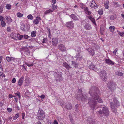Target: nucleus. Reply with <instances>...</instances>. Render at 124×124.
<instances>
[{
  "label": "nucleus",
  "mask_w": 124,
  "mask_h": 124,
  "mask_svg": "<svg viewBox=\"0 0 124 124\" xmlns=\"http://www.w3.org/2000/svg\"><path fill=\"white\" fill-rule=\"evenodd\" d=\"M99 92L98 89L95 86H92L89 89V94L91 97L88 99V103L93 109H95L97 102L100 103L102 101L101 99L99 97L98 93Z\"/></svg>",
  "instance_id": "obj_1"
},
{
  "label": "nucleus",
  "mask_w": 124,
  "mask_h": 124,
  "mask_svg": "<svg viewBox=\"0 0 124 124\" xmlns=\"http://www.w3.org/2000/svg\"><path fill=\"white\" fill-rule=\"evenodd\" d=\"M101 109L98 112L100 114H103L106 116H108L109 115V111L108 108L106 106H101Z\"/></svg>",
  "instance_id": "obj_2"
},
{
  "label": "nucleus",
  "mask_w": 124,
  "mask_h": 124,
  "mask_svg": "<svg viewBox=\"0 0 124 124\" xmlns=\"http://www.w3.org/2000/svg\"><path fill=\"white\" fill-rule=\"evenodd\" d=\"M113 100L114 103L111 102L110 104L112 110L114 111V109L118 107L119 106V102L116 98H114Z\"/></svg>",
  "instance_id": "obj_3"
},
{
  "label": "nucleus",
  "mask_w": 124,
  "mask_h": 124,
  "mask_svg": "<svg viewBox=\"0 0 124 124\" xmlns=\"http://www.w3.org/2000/svg\"><path fill=\"white\" fill-rule=\"evenodd\" d=\"M99 74L100 78L103 81H105L107 80V75L105 71L102 70L100 73Z\"/></svg>",
  "instance_id": "obj_4"
},
{
  "label": "nucleus",
  "mask_w": 124,
  "mask_h": 124,
  "mask_svg": "<svg viewBox=\"0 0 124 124\" xmlns=\"http://www.w3.org/2000/svg\"><path fill=\"white\" fill-rule=\"evenodd\" d=\"M37 116V117L40 120H42L45 117L44 112L42 110L40 109L38 111Z\"/></svg>",
  "instance_id": "obj_5"
},
{
  "label": "nucleus",
  "mask_w": 124,
  "mask_h": 124,
  "mask_svg": "<svg viewBox=\"0 0 124 124\" xmlns=\"http://www.w3.org/2000/svg\"><path fill=\"white\" fill-rule=\"evenodd\" d=\"M107 86L112 91H113L116 88L115 84L113 82H109L107 84Z\"/></svg>",
  "instance_id": "obj_6"
},
{
  "label": "nucleus",
  "mask_w": 124,
  "mask_h": 124,
  "mask_svg": "<svg viewBox=\"0 0 124 124\" xmlns=\"http://www.w3.org/2000/svg\"><path fill=\"white\" fill-rule=\"evenodd\" d=\"M54 75L55 77V79L57 81H59L62 79L61 72H58L57 73L54 72Z\"/></svg>",
  "instance_id": "obj_7"
},
{
  "label": "nucleus",
  "mask_w": 124,
  "mask_h": 124,
  "mask_svg": "<svg viewBox=\"0 0 124 124\" xmlns=\"http://www.w3.org/2000/svg\"><path fill=\"white\" fill-rule=\"evenodd\" d=\"M18 35H19V34H16L15 33L13 34V36L12 37V39L16 40H17V39L19 40L23 38V35H21L18 36Z\"/></svg>",
  "instance_id": "obj_8"
},
{
  "label": "nucleus",
  "mask_w": 124,
  "mask_h": 124,
  "mask_svg": "<svg viewBox=\"0 0 124 124\" xmlns=\"http://www.w3.org/2000/svg\"><path fill=\"white\" fill-rule=\"evenodd\" d=\"M86 50L88 51L89 53V54L93 56L95 54L94 50L93 49H92V48L89 47L87 48Z\"/></svg>",
  "instance_id": "obj_9"
},
{
  "label": "nucleus",
  "mask_w": 124,
  "mask_h": 124,
  "mask_svg": "<svg viewBox=\"0 0 124 124\" xmlns=\"http://www.w3.org/2000/svg\"><path fill=\"white\" fill-rule=\"evenodd\" d=\"M58 42V39L57 38L52 39V44L54 46H56Z\"/></svg>",
  "instance_id": "obj_10"
},
{
  "label": "nucleus",
  "mask_w": 124,
  "mask_h": 124,
  "mask_svg": "<svg viewBox=\"0 0 124 124\" xmlns=\"http://www.w3.org/2000/svg\"><path fill=\"white\" fill-rule=\"evenodd\" d=\"M75 58L76 59V61H72L71 62H75V61L77 62L80 61L81 60V57L80 55V54L79 53L77 54Z\"/></svg>",
  "instance_id": "obj_11"
},
{
  "label": "nucleus",
  "mask_w": 124,
  "mask_h": 124,
  "mask_svg": "<svg viewBox=\"0 0 124 124\" xmlns=\"http://www.w3.org/2000/svg\"><path fill=\"white\" fill-rule=\"evenodd\" d=\"M90 6L91 7L93 8H97L98 7L97 6L95 2L93 0L91 1L90 3Z\"/></svg>",
  "instance_id": "obj_12"
},
{
  "label": "nucleus",
  "mask_w": 124,
  "mask_h": 124,
  "mask_svg": "<svg viewBox=\"0 0 124 124\" xmlns=\"http://www.w3.org/2000/svg\"><path fill=\"white\" fill-rule=\"evenodd\" d=\"M58 49L62 51H64L66 50V48L64 45L60 44L58 46Z\"/></svg>",
  "instance_id": "obj_13"
},
{
  "label": "nucleus",
  "mask_w": 124,
  "mask_h": 124,
  "mask_svg": "<svg viewBox=\"0 0 124 124\" xmlns=\"http://www.w3.org/2000/svg\"><path fill=\"white\" fill-rule=\"evenodd\" d=\"M85 29L86 30H89L91 29L92 27L90 24L89 23H86L84 26Z\"/></svg>",
  "instance_id": "obj_14"
},
{
  "label": "nucleus",
  "mask_w": 124,
  "mask_h": 124,
  "mask_svg": "<svg viewBox=\"0 0 124 124\" xmlns=\"http://www.w3.org/2000/svg\"><path fill=\"white\" fill-rule=\"evenodd\" d=\"M21 29L23 31H27L29 30L28 27L24 24H22L21 25Z\"/></svg>",
  "instance_id": "obj_15"
},
{
  "label": "nucleus",
  "mask_w": 124,
  "mask_h": 124,
  "mask_svg": "<svg viewBox=\"0 0 124 124\" xmlns=\"http://www.w3.org/2000/svg\"><path fill=\"white\" fill-rule=\"evenodd\" d=\"M79 95H78L76 97V98L79 100L81 99L83 101H85V100H87V97L86 95H85V96L84 95V96L83 95V97H81L79 98Z\"/></svg>",
  "instance_id": "obj_16"
},
{
  "label": "nucleus",
  "mask_w": 124,
  "mask_h": 124,
  "mask_svg": "<svg viewBox=\"0 0 124 124\" xmlns=\"http://www.w3.org/2000/svg\"><path fill=\"white\" fill-rule=\"evenodd\" d=\"M6 59L7 61L8 62L13 61L15 62L16 61V59H15L14 58L12 57H6Z\"/></svg>",
  "instance_id": "obj_17"
},
{
  "label": "nucleus",
  "mask_w": 124,
  "mask_h": 124,
  "mask_svg": "<svg viewBox=\"0 0 124 124\" xmlns=\"http://www.w3.org/2000/svg\"><path fill=\"white\" fill-rule=\"evenodd\" d=\"M66 25L68 27L71 28H73L74 27V23L71 21L67 22L66 23Z\"/></svg>",
  "instance_id": "obj_18"
},
{
  "label": "nucleus",
  "mask_w": 124,
  "mask_h": 124,
  "mask_svg": "<svg viewBox=\"0 0 124 124\" xmlns=\"http://www.w3.org/2000/svg\"><path fill=\"white\" fill-rule=\"evenodd\" d=\"M24 77H22L19 79L18 83V85L20 86L23 83Z\"/></svg>",
  "instance_id": "obj_19"
},
{
  "label": "nucleus",
  "mask_w": 124,
  "mask_h": 124,
  "mask_svg": "<svg viewBox=\"0 0 124 124\" xmlns=\"http://www.w3.org/2000/svg\"><path fill=\"white\" fill-rule=\"evenodd\" d=\"M86 17L92 21L93 24L95 25H96L95 20L92 17V16H87Z\"/></svg>",
  "instance_id": "obj_20"
},
{
  "label": "nucleus",
  "mask_w": 124,
  "mask_h": 124,
  "mask_svg": "<svg viewBox=\"0 0 124 124\" xmlns=\"http://www.w3.org/2000/svg\"><path fill=\"white\" fill-rule=\"evenodd\" d=\"M70 17L72 18L73 20H78V18L74 14H72L70 16Z\"/></svg>",
  "instance_id": "obj_21"
},
{
  "label": "nucleus",
  "mask_w": 124,
  "mask_h": 124,
  "mask_svg": "<svg viewBox=\"0 0 124 124\" xmlns=\"http://www.w3.org/2000/svg\"><path fill=\"white\" fill-rule=\"evenodd\" d=\"M85 13L87 15H90L91 14L90 11L89 10V9L87 7H86L84 9Z\"/></svg>",
  "instance_id": "obj_22"
},
{
  "label": "nucleus",
  "mask_w": 124,
  "mask_h": 124,
  "mask_svg": "<svg viewBox=\"0 0 124 124\" xmlns=\"http://www.w3.org/2000/svg\"><path fill=\"white\" fill-rule=\"evenodd\" d=\"M63 66L65 67L66 68L69 69L71 68V66L69 65L66 62H63Z\"/></svg>",
  "instance_id": "obj_23"
},
{
  "label": "nucleus",
  "mask_w": 124,
  "mask_h": 124,
  "mask_svg": "<svg viewBox=\"0 0 124 124\" xmlns=\"http://www.w3.org/2000/svg\"><path fill=\"white\" fill-rule=\"evenodd\" d=\"M65 107L69 110H70L72 108L71 105L70 104H68L67 105H65Z\"/></svg>",
  "instance_id": "obj_24"
},
{
  "label": "nucleus",
  "mask_w": 124,
  "mask_h": 124,
  "mask_svg": "<svg viewBox=\"0 0 124 124\" xmlns=\"http://www.w3.org/2000/svg\"><path fill=\"white\" fill-rule=\"evenodd\" d=\"M108 3L109 1H106V2L104 4V6L105 8L106 9H108Z\"/></svg>",
  "instance_id": "obj_25"
},
{
  "label": "nucleus",
  "mask_w": 124,
  "mask_h": 124,
  "mask_svg": "<svg viewBox=\"0 0 124 124\" xmlns=\"http://www.w3.org/2000/svg\"><path fill=\"white\" fill-rule=\"evenodd\" d=\"M6 19L7 20V22L10 23L12 21V20L11 17L9 16H7L6 17Z\"/></svg>",
  "instance_id": "obj_26"
},
{
  "label": "nucleus",
  "mask_w": 124,
  "mask_h": 124,
  "mask_svg": "<svg viewBox=\"0 0 124 124\" xmlns=\"http://www.w3.org/2000/svg\"><path fill=\"white\" fill-rule=\"evenodd\" d=\"M115 74L116 75L120 76H122L123 75V73L122 72L118 71L115 72Z\"/></svg>",
  "instance_id": "obj_27"
},
{
  "label": "nucleus",
  "mask_w": 124,
  "mask_h": 124,
  "mask_svg": "<svg viewBox=\"0 0 124 124\" xmlns=\"http://www.w3.org/2000/svg\"><path fill=\"white\" fill-rule=\"evenodd\" d=\"M53 11V10H51V9H49L48 10H46L44 13L45 14H48L52 12Z\"/></svg>",
  "instance_id": "obj_28"
},
{
  "label": "nucleus",
  "mask_w": 124,
  "mask_h": 124,
  "mask_svg": "<svg viewBox=\"0 0 124 124\" xmlns=\"http://www.w3.org/2000/svg\"><path fill=\"white\" fill-rule=\"evenodd\" d=\"M6 8L8 10L10 9L11 8V5L9 4H7L6 5Z\"/></svg>",
  "instance_id": "obj_29"
},
{
  "label": "nucleus",
  "mask_w": 124,
  "mask_h": 124,
  "mask_svg": "<svg viewBox=\"0 0 124 124\" xmlns=\"http://www.w3.org/2000/svg\"><path fill=\"white\" fill-rule=\"evenodd\" d=\"M30 95V93L29 92L27 91L25 93V97L26 98H28L29 97Z\"/></svg>",
  "instance_id": "obj_30"
},
{
  "label": "nucleus",
  "mask_w": 124,
  "mask_h": 124,
  "mask_svg": "<svg viewBox=\"0 0 124 124\" xmlns=\"http://www.w3.org/2000/svg\"><path fill=\"white\" fill-rule=\"evenodd\" d=\"M78 64L76 63V62H72V64L71 66V68L72 67H76L78 66Z\"/></svg>",
  "instance_id": "obj_31"
},
{
  "label": "nucleus",
  "mask_w": 124,
  "mask_h": 124,
  "mask_svg": "<svg viewBox=\"0 0 124 124\" xmlns=\"http://www.w3.org/2000/svg\"><path fill=\"white\" fill-rule=\"evenodd\" d=\"M95 67V66L93 63H92L89 66V68L91 69H94Z\"/></svg>",
  "instance_id": "obj_32"
},
{
  "label": "nucleus",
  "mask_w": 124,
  "mask_h": 124,
  "mask_svg": "<svg viewBox=\"0 0 124 124\" xmlns=\"http://www.w3.org/2000/svg\"><path fill=\"white\" fill-rule=\"evenodd\" d=\"M17 17H22L23 15V14H21L20 12H18L16 14Z\"/></svg>",
  "instance_id": "obj_33"
},
{
  "label": "nucleus",
  "mask_w": 124,
  "mask_h": 124,
  "mask_svg": "<svg viewBox=\"0 0 124 124\" xmlns=\"http://www.w3.org/2000/svg\"><path fill=\"white\" fill-rule=\"evenodd\" d=\"M36 32L35 31H33L31 33V36L32 37H35L36 35Z\"/></svg>",
  "instance_id": "obj_34"
},
{
  "label": "nucleus",
  "mask_w": 124,
  "mask_h": 124,
  "mask_svg": "<svg viewBox=\"0 0 124 124\" xmlns=\"http://www.w3.org/2000/svg\"><path fill=\"white\" fill-rule=\"evenodd\" d=\"M19 116V114L17 113V114L15 115L13 117V119L16 120V119L18 118Z\"/></svg>",
  "instance_id": "obj_35"
},
{
  "label": "nucleus",
  "mask_w": 124,
  "mask_h": 124,
  "mask_svg": "<svg viewBox=\"0 0 124 124\" xmlns=\"http://www.w3.org/2000/svg\"><path fill=\"white\" fill-rule=\"evenodd\" d=\"M27 18L29 19L32 20L33 19V17L30 14L28 16Z\"/></svg>",
  "instance_id": "obj_36"
},
{
  "label": "nucleus",
  "mask_w": 124,
  "mask_h": 124,
  "mask_svg": "<svg viewBox=\"0 0 124 124\" xmlns=\"http://www.w3.org/2000/svg\"><path fill=\"white\" fill-rule=\"evenodd\" d=\"M1 26L3 27H4L6 25V23H5V21H2L1 22Z\"/></svg>",
  "instance_id": "obj_37"
},
{
  "label": "nucleus",
  "mask_w": 124,
  "mask_h": 124,
  "mask_svg": "<svg viewBox=\"0 0 124 124\" xmlns=\"http://www.w3.org/2000/svg\"><path fill=\"white\" fill-rule=\"evenodd\" d=\"M57 6L56 5L53 4L52 6V8L54 10L56 9L57 8Z\"/></svg>",
  "instance_id": "obj_38"
},
{
  "label": "nucleus",
  "mask_w": 124,
  "mask_h": 124,
  "mask_svg": "<svg viewBox=\"0 0 124 124\" xmlns=\"http://www.w3.org/2000/svg\"><path fill=\"white\" fill-rule=\"evenodd\" d=\"M39 22V20H37L35 19L33 21V23H34L36 24H38Z\"/></svg>",
  "instance_id": "obj_39"
},
{
  "label": "nucleus",
  "mask_w": 124,
  "mask_h": 124,
  "mask_svg": "<svg viewBox=\"0 0 124 124\" xmlns=\"http://www.w3.org/2000/svg\"><path fill=\"white\" fill-rule=\"evenodd\" d=\"M30 62H25L26 65H27L28 67H30L33 65V64L32 63L31 64L29 63Z\"/></svg>",
  "instance_id": "obj_40"
},
{
  "label": "nucleus",
  "mask_w": 124,
  "mask_h": 124,
  "mask_svg": "<svg viewBox=\"0 0 124 124\" xmlns=\"http://www.w3.org/2000/svg\"><path fill=\"white\" fill-rule=\"evenodd\" d=\"M116 18L115 16L114 15H112L110 17V19L111 20H113L115 19Z\"/></svg>",
  "instance_id": "obj_41"
},
{
  "label": "nucleus",
  "mask_w": 124,
  "mask_h": 124,
  "mask_svg": "<svg viewBox=\"0 0 124 124\" xmlns=\"http://www.w3.org/2000/svg\"><path fill=\"white\" fill-rule=\"evenodd\" d=\"M109 29L110 30L114 31L115 29V28L114 26H111L109 27Z\"/></svg>",
  "instance_id": "obj_42"
},
{
  "label": "nucleus",
  "mask_w": 124,
  "mask_h": 124,
  "mask_svg": "<svg viewBox=\"0 0 124 124\" xmlns=\"http://www.w3.org/2000/svg\"><path fill=\"white\" fill-rule=\"evenodd\" d=\"M3 73V70L2 68L0 69V76H1Z\"/></svg>",
  "instance_id": "obj_43"
},
{
  "label": "nucleus",
  "mask_w": 124,
  "mask_h": 124,
  "mask_svg": "<svg viewBox=\"0 0 124 124\" xmlns=\"http://www.w3.org/2000/svg\"><path fill=\"white\" fill-rule=\"evenodd\" d=\"M15 95H16V96H18L19 97V98H20L21 97L20 96V93H15Z\"/></svg>",
  "instance_id": "obj_44"
},
{
  "label": "nucleus",
  "mask_w": 124,
  "mask_h": 124,
  "mask_svg": "<svg viewBox=\"0 0 124 124\" xmlns=\"http://www.w3.org/2000/svg\"><path fill=\"white\" fill-rule=\"evenodd\" d=\"M47 40V39L46 38H44L43 39V41L42 42V43H46Z\"/></svg>",
  "instance_id": "obj_45"
},
{
  "label": "nucleus",
  "mask_w": 124,
  "mask_h": 124,
  "mask_svg": "<svg viewBox=\"0 0 124 124\" xmlns=\"http://www.w3.org/2000/svg\"><path fill=\"white\" fill-rule=\"evenodd\" d=\"M16 81V80L15 78H13L12 80L11 81V82L12 83H15Z\"/></svg>",
  "instance_id": "obj_46"
},
{
  "label": "nucleus",
  "mask_w": 124,
  "mask_h": 124,
  "mask_svg": "<svg viewBox=\"0 0 124 124\" xmlns=\"http://www.w3.org/2000/svg\"><path fill=\"white\" fill-rule=\"evenodd\" d=\"M38 96L41 99H44V98L45 97V96L43 94H42L40 96Z\"/></svg>",
  "instance_id": "obj_47"
},
{
  "label": "nucleus",
  "mask_w": 124,
  "mask_h": 124,
  "mask_svg": "<svg viewBox=\"0 0 124 124\" xmlns=\"http://www.w3.org/2000/svg\"><path fill=\"white\" fill-rule=\"evenodd\" d=\"M7 110L9 112H11L12 110V109L11 108H8Z\"/></svg>",
  "instance_id": "obj_48"
},
{
  "label": "nucleus",
  "mask_w": 124,
  "mask_h": 124,
  "mask_svg": "<svg viewBox=\"0 0 124 124\" xmlns=\"http://www.w3.org/2000/svg\"><path fill=\"white\" fill-rule=\"evenodd\" d=\"M23 38L25 39H27L28 38V35H23Z\"/></svg>",
  "instance_id": "obj_49"
},
{
  "label": "nucleus",
  "mask_w": 124,
  "mask_h": 124,
  "mask_svg": "<svg viewBox=\"0 0 124 124\" xmlns=\"http://www.w3.org/2000/svg\"><path fill=\"white\" fill-rule=\"evenodd\" d=\"M124 34V33L123 32H119V33H118L119 34V35H120L121 36H123V35Z\"/></svg>",
  "instance_id": "obj_50"
},
{
  "label": "nucleus",
  "mask_w": 124,
  "mask_h": 124,
  "mask_svg": "<svg viewBox=\"0 0 124 124\" xmlns=\"http://www.w3.org/2000/svg\"><path fill=\"white\" fill-rule=\"evenodd\" d=\"M104 29L103 27H101L100 28V31L104 32Z\"/></svg>",
  "instance_id": "obj_51"
},
{
  "label": "nucleus",
  "mask_w": 124,
  "mask_h": 124,
  "mask_svg": "<svg viewBox=\"0 0 124 124\" xmlns=\"http://www.w3.org/2000/svg\"><path fill=\"white\" fill-rule=\"evenodd\" d=\"M98 13L100 15H102L103 14V11L102 10H99L98 11Z\"/></svg>",
  "instance_id": "obj_52"
},
{
  "label": "nucleus",
  "mask_w": 124,
  "mask_h": 124,
  "mask_svg": "<svg viewBox=\"0 0 124 124\" xmlns=\"http://www.w3.org/2000/svg\"><path fill=\"white\" fill-rule=\"evenodd\" d=\"M3 17L2 16H0V21L1 22L3 21Z\"/></svg>",
  "instance_id": "obj_53"
},
{
  "label": "nucleus",
  "mask_w": 124,
  "mask_h": 124,
  "mask_svg": "<svg viewBox=\"0 0 124 124\" xmlns=\"http://www.w3.org/2000/svg\"><path fill=\"white\" fill-rule=\"evenodd\" d=\"M106 62H113L109 59H106L105 60Z\"/></svg>",
  "instance_id": "obj_54"
},
{
  "label": "nucleus",
  "mask_w": 124,
  "mask_h": 124,
  "mask_svg": "<svg viewBox=\"0 0 124 124\" xmlns=\"http://www.w3.org/2000/svg\"><path fill=\"white\" fill-rule=\"evenodd\" d=\"M3 11V8L2 7H0V13H1Z\"/></svg>",
  "instance_id": "obj_55"
},
{
  "label": "nucleus",
  "mask_w": 124,
  "mask_h": 124,
  "mask_svg": "<svg viewBox=\"0 0 124 124\" xmlns=\"http://www.w3.org/2000/svg\"><path fill=\"white\" fill-rule=\"evenodd\" d=\"M106 63L109 65H113L114 64V62H106Z\"/></svg>",
  "instance_id": "obj_56"
},
{
  "label": "nucleus",
  "mask_w": 124,
  "mask_h": 124,
  "mask_svg": "<svg viewBox=\"0 0 124 124\" xmlns=\"http://www.w3.org/2000/svg\"><path fill=\"white\" fill-rule=\"evenodd\" d=\"M118 51V49L117 48H116L115 50L113 52V53L114 54H115L117 52V51Z\"/></svg>",
  "instance_id": "obj_57"
},
{
  "label": "nucleus",
  "mask_w": 124,
  "mask_h": 124,
  "mask_svg": "<svg viewBox=\"0 0 124 124\" xmlns=\"http://www.w3.org/2000/svg\"><path fill=\"white\" fill-rule=\"evenodd\" d=\"M41 18L40 17L37 16L36 17V19L37 20H40Z\"/></svg>",
  "instance_id": "obj_58"
},
{
  "label": "nucleus",
  "mask_w": 124,
  "mask_h": 124,
  "mask_svg": "<svg viewBox=\"0 0 124 124\" xmlns=\"http://www.w3.org/2000/svg\"><path fill=\"white\" fill-rule=\"evenodd\" d=\"M25 116V114L24 113H23L22 114V116L23 119H24V117Z\"/></svg>",
  "instance_id": "obj_59"
},
{
  "label": "nucleus",
  "mask_w": 124,
  "mask_h": 124,
  "mask_svg": "<svg viewBox=\"0 0 124 124\" xmlns=\"http://www.w3.org/2000/svg\"><path fill=\"white\" fill-rule=\"evenodd\" d=\"M53 123L54 124H58V123L57 122V121L56 120H55L53 122Z\"/></svg>",
  "instance_id": "obj_60"
},
{
  "label": "nucleus",
  "mask_w": 124,
  "mask_h": 124,
  "mask_svg": "<svg viewBox=\"0 0 124 124\" xmlns=\"http://www.w3.org/2000/svg\"><path fill=\"white\" fill-rule=\"evenodd\" d=\"M70 121L72 124H74V121L71 118L70 119Z\"/></svg>",
  "instance_id": "obj_61"
},
{
  "label": "nucleus",
  "mask_w": 124,
  "mask_h": 124,
  "mask_svg": "<svg viewBox=\"0 0 124 124\" xmlns=\"http://www.w3.org/2000/svg\"><path fill=\"white\" fill-rule=\"evenodd\" d=\"M10 27H8L7 29V30L8 31H10Z\"/></svg>",
  "instance_id": "obj_62"
},
{
  "label": "nucleus",
  "mask_w": 124,
  "mask_h": 124,
  "mask_svg": "<svg viewBox=\"0 0 124 124\" xmlns=\"http://www.w3.org/2000/svg\"><path fill=\"white\" fill-rule=\"evenodd\" d=\"M52 2L53 4H55L56 3V0H52Z\"/></svg>",
  "instance_id": "obj_63"
},
{
  "label": "nucleus",
  "mask_w": 124,
  "mask_h": 124,
  "mask_svg": "<svg viewBox=\"0 0 124 124\" xmlns=\"http://www.w3.org/2000/svg\"><path fill=\"white\" fill-rule=\"evenodd\" d=\"M90 124H95V123L94 121H92L91 123H90Z\"/></svg>",
  "instance_id": "obj_64"
}]
</instances>
